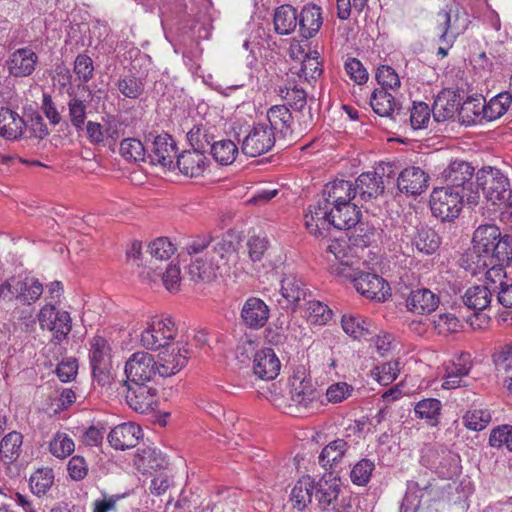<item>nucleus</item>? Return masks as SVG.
Wrapping results in <instances>:
<instances>
[{"instance_id":"1","label":"nucleus","mask_w":512,"mask_h":512,"mask_svg":"<svg viewBox=\"0 0 512 512\" xmlns=\"http://www.w3.org/2000/svg\"><path fill=\"white\" fill-rule=\"evenodd\" d=\"M360 220V210L356 203L343 204L322 208L320 205H310L304 215L307 230L314 236H322L330 227L339 230H349Z\"/></svg>"},{"instance_id":"2","label":"nucleus","mask_w":512,"mask_h":512,"mask_svg":"<svg viewBox=\"0 0 512 512\" xmlns=\"http://www.w3.org/2000/svg\"><path fill=\"white\" fill-rule=\"evenodd\" d=\"M503 236L499 227L494 224L480 225L473 233V251L471 253L472 263L476 270L492 269L502 267L505 262L500 258V246Z\"/></svg>"},{"instance_id":"3","label":"nucleus","mask_w":512,"mask_h":512,"mask_svg":"<svg viewBox=\"0 0 512 512\" xmlns=\"http://www.w3.org/2000/svg\"><path fill=\"white\" fill-rule=\"evenodd\" d=\"M473 176L474 167L458 159L452 161L442 172V178L446 182L445 188H451V191L466 196V202L469 205H476L479 199L477 181H473Z\"/></svg>"},{"instance_id":"4","label":"nucleus","mask_w":512,"mask_h":512,"mask_svg":"<svg viewBox=\"0 0 512 512\" xmlns=\"http://www.w3.org/2000/svg\"><path fill=\"white\" fill-rule=\"evenodd\" d=\"M178 329L170 316H153L140 334L141 345L148 350L166 348L177 335Z\"/></svg>"},{"instance_id":"5","label":"nucleus","mask_w":512,"mask_h":512,"mask_svg":"<svg viewBox=\"0 0 512 512\" xmlns=\"http://www.w3.org/2000/svg\"><path fill=\"white\" fill-rule=\"evenodd\" d=\"M464 201L466 196L451 191V188H436L430 196L432 214L442 222L453 221L459 216Z\"/></svg>"},{"instance_id":"6","label":"nucleus","mask_w":512,"mask_h":512,"mask_svg":"<svg viewBox=\"0 0 512 512\" xmlns=\"http://www.w3.org/2000/svg\"><path fill=\"white\" fill-rule=\"evenodd\" d=\"M93 379L101 386L111 380L112 348L102 336L96 335L90 340L89 352Z\"/></svg>"},{"instance_id":"7","label":"nucleus","mask_w":512,"mask_h":512,"mask_svg":"<svg viewBox=\"0 0 512 512\" xmlns=\"http://www.w3.org/2000/svg\"><path fill=\"white\" fill-rule=\"evenodd\" d=\"M157 361L154 356L145 351H137L129 356L125 362L124 383L143 384L153 381L158 374Z\"/></svg>"},{"instance_id":"8","label":"nucleus","mask_w":512,"mask_h":512,"mask_svg":"<svg viewBox=\"0 0 512 512\" xmlns=\"http://www.w3.org/2000/svg\"><path fill=\"white\" fill-rule=\"evenodd\" d=\"M147 143V155L152 164H159L162 167L173 169L174 158L176 157V143L168 133L150 131L145 135Z\"/></svg>"},{"instance_id":"9","label":"nucleus","mask_w":512,"mask_h":512,"mask_svg":"<svg viewBox=\"0 0 512 512\" xmlns=\"http://www.w3.org/2000/svg\"><path fill=\"white\" fill-rule=\"evenodd\" d=\"M43 284L31 275H16L3 283V291L10 298H15L23 304L35 303L43 294Z\"/></svg>"},{"instance_id":"10","label":"nucleus","mask_w":512,"mask_h":512,"mask_svg":"<svg viewBox=\"0 0 512 512\" xmlns=\"http://www.w3.org/2000/svg\"><path fill=\"white\" fill-rule=\"evenodd\" d=\"M39 325L53 333L57 342L64 340L72 329V319L69 312L54 304H45L38 314Z\"/></svg>"},{"instance_id":"11","label":"nucleus","mask_w":512,"mask_h":512,"mask_svg":"<svg viewBox=\"0 0 512 512\" xmlns=\"http://www.w3.org/2000/svg\"><path fill=\"white\" fill-rule=\"evenodd\" d=\"M352 275H345L352 281L355 289L364 297L377 301H384L389 295V284L379 275L360 271L358 268L351 270Z\"/></svg>"},{"instance_id":"12","label":"nucleus","mask_w":512,"mask_h":512,"mask_svg":"<svg viewBox=\"0 0 512 512\" xmlns=\"http://www.w3.org/2000/svg\"><path fill=\"white\" fill-rule=\"evenodd\" d=\"M476 180L478 190H482L485 198L493 205H501L509 186L508 178L499 169L484 167L476 173Z\"/></svg>"},{"instance_id":"13","label":"nucleus","mask_w":512,"mask_h":512,"mask_svg":"<svg viewBox=\"0 0 512 512\" xmlns=\"http://www.w3.org/2000/svg\"><path fill=\"white\" fill-rule=\"evenodd\" d=\"M276 136L268 125L258 123L251 127L242 140L241 150L249 157H257L269 152L275 145Z\"/></svg>"},{"instance_id":"14","label":"nucleus","mask_w":512,"mask_h":512,"mask_svg":"<svg viewBox=\"0 0 512 512\" xmlns=\"http://www.w3.org/2000/svg\"><path fill=\"white\" fill-rule=\"evenodd\" d=\"M357 197V188L354 183L348 180L336 179L324 186L321 197L314 205H320L322 208L340 206L353 203Z\"/></svg>"},{"instance_id":"15","label":"nucleus","mask_w":512,"mask_h":512,"mask_svg":"<svg viewBox=\"0 0 512 512\" xmlns=\"http://www.w3.org/2000/svg\"><path fill=\"white\" fill-rule=\"evenodd\" d=\"M281 299L278 303L283 309L295 311L311 296L306 284L294 274H285L281 280Z\"/></svg>"},{"instance_id":"16","label":"nucleus","mask_w":512,"mask_h":512,"mask_svg":"<svg viewBox=\"0 0 512 512\" xmlns=\"http://www.w3.org/2000/svg\"><path fill=\"white\" fill-rule=\"evenodd\" d=\"M327 260L331 263L330 271L332 274L340 277L352 275L354 268V257L351 254V248L344 239L331 240L326 249Z\"/></svg>"},{"instance_id":"17","label":"nucleus","mask_w":512,"mask_h":512,"mask_svg":"<svg viewBox=\"0 0 512 512\" xmlns=\"http://www.w3.org/2000/svg\"><path fill=\"white\" fill-rule=\"evenodd\" d=\"M39 62L36 52L30 47L18 48L11 52L6 61L7 70L14 78L29 77Z\"/></svg>"},{"instance_id":"18","label":"nucleus","mask_w":512,"mask_h":512,"mask_svg":"<svg viewBox=\"0 0 512 512\" xmlns=\"http://www.w3.org/2000/svg\"><path fill=\"white\" fill-rule=\"evenodd\" d=\"M268 127L276 138L294 139V121L287 105H274L267 111Z\"/></svg>"},{"instance_id":"19","label":"nucleus","mask_w":512,"mask_h":512,"mask_svg":"<svg viewBox=\"0 0 512 512\" xmlns=\"http://www.w3.org/2000/svg\"><path fill=\"white\" fill-rule=\"evenodd\" d=\"M143 437L142 429L133 422H124L115 426L107 435L111 447L116 450L134 448Z\"/></svg>"},{"instance_id":"20","label":"nucleus","mask_w":512,"mask_h":512,"mask_svg":"<svg viewBox=\"0 0 512 512\" xmlns=\"http://www.w3.org/2000/svg\"><path fill=\"white\" fill-rule=\"evenodd\" d=\"M341 482L340 479L330 473L323 476L316 483L314 482L313 496L318 502L321 510H329L330 507L340 500Z\"/></svg>"},{"instance_id":"21","label":"nucleus","mask_w":512,"mask_h":512,"mask_svg":"<svg viewBox=\"0 0 512 512\" xmlns=\"http://www.w3.org/2000/svg\"><path fill=\"white\" fill-rule=\"evenodd\" d=\"M288 389L291 401L305 408L318 397L311 379L306 378L303 372H297L288 379Z\"/></svg>"},{"instance_id":"22","label":"nucleus","mask_w":512,"mask_h":512,"mask_svg":"<svg viewBox=\"0 0 512 512\" xmlns=\"http://www.w3.org/2000/svg\"><path fill=\"white\" fill-rule=\"evenodd\" d=\"M143 384L124 383L126 402L136 412L145 413L152 409L155 403L156 390Z\"/></svg>"},{"instance_id":"23","label":"nucleus","mask_w":512,"mask_h":512,"mask_svg":"<svg viewBox=\"0 0 512 512\" xmlns=\"http://www.w3.org/2000/svg\"><path fill=\"white\" fill-rule=\"evenodd\" d=\"M503 267L486 270V283L491 285L499 304L505 308H512V280L507 278Z\"/></svg>"},{"instance_id":"24","label":"nucleus","mask_w":512,"mask_h":512,"mask_svg":"<svg viewBox=\"0 0 512 512\" xmlns=\"http://www.w3.org/2000/svg\"><path fill=\"white\" fill-rule=\"evenodd\" d=\"M428 179V175L420 167L410 166L400 172L397 188L407 195H420L427 189Z\"/></svg>"},{"instance_id":"25","label":"nucleus","mask_w":512,"mask_h":512,"mask_svg":"<svg viewBox=\"0 0 512 512\" xmlns=\"http://www.w3.org/2000/svg\"><path fill=\"white\" fill-rule=\"evenodd\" d=\"M281 363L272 348H262L253 358V373L261 380H273L280 372Z\"/></svg>"},{"instance_id":"26","label":"nucleus","mask_w":512,"mask_h":512,"mask_svg":"<svg viewBox=\"0 0 512 512\" xmlns=\"http://www.w3.org/2000/svg\"><path fill=\"white\" fill-rule=\"evenodd\" d=\"M188 350L181 348L179 345L172 346L169 350L166 348L159 355L157 361L158 374L161 377H169L177 374L187 363Z\"/></svg>"},{"instance_id":"27","label":"nucleus","mask_w":512,"mask_h":512,"mask_svg":"<svg viewBox=\"0 0 512 512\" xmlns=\"http://www.w3.org/2000/svg\"><path fill=\"white\" fill-rule=\"evenodd\" d=\"M270 309L260 298H248L241 309V319L251 329H260L269 319Z\"/></svg>"},{"instance_id":"28","label":"nucleus","mask_w":512,"mask_h":512,"mask_svg":"<svg viewBox=\"0 0 512 512\" xmlns=\"http://www.w3.org/2000/svg\"><path fill=\"white\" fill-rule=\"evenodd\" d=\"M462 98L450 89L442 90L434 100L432 113L436 122H444L459 113Z\"/></svg>"},{"instance_id":"29","label":"nucleus","mask_w":512,"mask_h":512,"mask_svg":"<svg viewBox=\"0 0 512 512\" xmlns=\"http://www.w3.org/2000/svg\"><path fill=\"white\" fill-rule=\"evenodd\" d=\"M208 159L204 152L192 149L184 151L177 157L176 165L180 172L187 177H199L208 167Z\"/></svg>"},{"instance_id":"30","label":"nucleus","mask_w":512,"mask_h":512,"mask_svg":"<svg viewBox=\"0 0 512 512\" xmlns=\"http://www.w3.org/2000/svg\"><path fill=\"white\" fill-rule=\"evenodd\" d=\"M349 449V444L344 439H335L329 442L320 452L318 457L319 465L325 470L332 472L342 464V461Z\"/></svg>"},{"instance_id":"31","label":"nucleus","mask_w":512,"mask_h":512,"mask_svg":"<svg viewBox=\"0 0 512 512\" xmlns=\"http://www.w3.org/2000/svg\"><path fill=\"white\" fill-rule=\"evenodd\" d=\"M439 303V296L427 288L411 291L407 299L408 309L417 314L431 313L437 309Z\"/></svg>"},{"instance_id":"32","label":"nucleus","mask_w":512,"mask_h":512,"mask_svg":"<svg viewBox=\"0 0 512 512\" xmlns=\"http://www.w3.org/2000/svg\"><path fill=\"white\" fill-rule=\"evenodd\" d=\"M25 121L8 107L0 108V137L6 140H17L23 134Z\"/></svg>"},{"instance_id":"33","label":"nucleus","mask_w":512,"mask_h":512,"mask_svg":"<svg viewBox=\"0 0 512 512\" xmlns=\"http://www.w3.org/2000/svg\"><path fill=\"white\" fill-rule=\"evenodd\" d=\"M354 186L357 188V195L362 201H369L372 198H376L384 191L382 177L375 171L360 174L356 179Z\"/></svg>"},{"instance_id":"34","label":"nucleus","mask_w":512,"mask_h":512,"mask_svg":"<svg viewBox=\"0 0 512 512\" xmlns=\"http://www.w3.org/2000/svg\"><path fill=\"white\" fill-rule=\"evenodd\" d=\"M321 9L316 5H306L298 15V26L301 35L308 39L316 35L322 26Z\"/></svg>"},{"instance_id":"35","label":"nucleus","mask_w":512,"mask_h":512,"mask_svg":"<svg viewBox=\"0 0 512 512\" xmlns=\"http://www.w3.org/2000/svg\"><path fill=\"white\" fill-rule=\"evenodd\" d=\"M492 288L487 284L483 286H473L466 290L462 296L465 306L475 312L483 311L489 307L492 300Z\"/></svg>"},{"instance_id":"36","label":"nucleus","mask_w":512,"mask_h":512,"mask_svg":"<svg viewBox=\"0 0 512 512\" xmlns=\"http://www.w3.org/2000/svg\"><path fill=\"white\" fill-rule=\"evenodd\" d=\"M370 105L373 111L381 117L393 118L395 112L398 114L395 97L383 88L373 91L370 97Z\"/></svg>"},{"instance_id":"37","label":"nucleus","mask_w":512,"mask_h":512,"mask_svg":"<svg viewBox=\"0 0 512 512\" xmlns=\"http://www.w3.org/2000/svg\"><path fill=\"white\" fill-rule=\"evenodd\" d=\"M441 453L437 452L435 459L433 460V465L436 469V472L440 475V477L445 479H450L460 472L459 456L447 449H440Z\"/></svg>"},{"instance_id":"38","label":"nucleus","mask_w":512,"mask_h":512,"mask_svg":"<svg viewBox=\"0 0 512 512\" xmlns=\"http://www.w3.org/2000/svg\"><path fill=\"white\" fill-rule=\"evenodd\" d=\"M274 29L280 35L292 33L298 25L296 9L291 5H282L274 13Z\"/></svg>"},{"instance_id":"39","label":"nucleus","mask_w":512,"mask_h":512,"mask_svg":"<svg viewBox=\"0 0 512 512\" xmlns=\"http://www.w3.org/2000/svg\"><path fill=\"white\" fill-rule=\"evenodd\" d=\"M23 435L20 432L12 431L6 434L0 441V459L5 464L15 462L21 455Z\"/></svg>"},{"instance_id":"40","label":"nucleus","mask_w":512,"mask_h":512,"mask_svg":"<svg viewBox=\"0 0 512 512\" xmlns=\"http://www.w3.org/2000/svg\"><path fill=\"white\" fill-rule=\"evenodd\" d=\"M101 131L103 132L105 145L108 147L116 145L119 138L124 134L125 123L118 115L106 114L101 118Z\"/></svg>"},{"instance_id":"41","label":"nucleus","mask_w":512,"mask_h":512,"mask_svg":"<svg viewBox=\"0 0 512 512\" xmlns=\"http://www.w3.org/2000/svg\"><path fill=\"white\" fill-rule=\"evenodd\" d=\"M341 324L345 333L355 339L373 334L370 320L359 314L343 315Z\"/></svg>"},{"instance_id":"42","label":"nucleus","mask_w":512,"mask_h":512,"mask_svg":"<svg viewBox=\"0 0 512 512\" xmlns=\"http://www.w3.org/2000/svg\"><path fill=\"white\" fill-rule=\"evenodd\" d=\"M512 102V95L509 92H501L491 98L489 102H483L485 121H493L503 116Z\"/></svg>"},{"instance_id":"43","label":"nucleus","mask_w":512,"mask_h":512,"mask_svg":"<svg viewBox=\"0 0 512 512\" xmlns=\"http://www.w3.org/2000/svg\"><path fill=\"white\" fill-rule=\"evenodd\" d=\"M314 481L310 476L302 477L294 485L291 491V501L293 506L303 510L308 503H311L313 497Z\"/></svg>"},{"instance_id":"44","label":"nucleus","mask_w":512,"mask_h":512,"mask_svg":"<svg viewBox=\"0 0 512 512\" xmlns=\"http://www.w3.org/2000/svg\"><path fill=\"white\" fill-rule=\"evenodd\" d=\"M483 102L478 99H468L459 106L458 117L466 126L480 124L484 120Z\"/></svg>"},{"instance_id":"45","label":"nucleus","mask_w":512,"mask_h":512,"mask_svg":"<svg viewBox=\"0 0 512 512\" xmlns=\"http://www.w3.org/2000/svg\"><path fill=\"white\" fill-rule=\"evenodd\" d=\"M211 155L221 165L232 164L239 153L237 145L230 139L215 141L211 145Z\"/></svg>"},{"instance_id":"46","label":"nucleus","mask_w":512,"mask_h":512,"mask_svg":"<svg viewBox=\"0 0 512 512\" xmlns=\"http://www.w3.org/2000/svg\"><path fill=\"white\" fill-rule=\"evenodd\" d=\"M211 129L204 124L194 125L187 133V139L192 148L201 152H205L208 148L211 149V145L215 142Z\"/></svg>"},{"instance_id":"47","label":"nucleus","mask_w":512,"mask_h":512,"mask_svg":"<svg viewBox=\"0 0 512 512\" xmlns=\"http://www.w3.org/2000/svg\"><path fill=\"white\" fill-rule=\"evenodd\" d=\"M147 150V144H143L137 138H125L120 142V155L130 162L145 161Z\"/></svg>"},{"instance_id":"48","label":"nucleus","mask_w":512,"mask_h":512,"mask_svg":"<svg viewBox=\"0 0 512 512\" xmlns=\"http://www.w3.org/2000/svg\"><path fill=\"white\" fill-rule=\"evenodd\" d=\"M439 243L436 232L428 227L419 228L413 239V245L418 251L425 254L434 253L438 249Z\"/></svg>"},{"instance_id":"49","label":"nucleus","mask_w":512,"mask_h":512,"mask_svg":"<svg viewBox=\"0 0 512 512\" xmlns=\"http://www.w3.org/2000/svg\"><path fill=\"white\" fill-rule=\"evenodd\" d=\"M68 118L76 131H82L86 125L87 105L84 100L77 96L70 97L68 103Z\"/></svg>"},{"instance_id":"50","label":"nucleus","mask_w":512,"mask_h":512,"mask_svg":"<svg viewBox=\"0 0 512 512\" xmlns=\"http://www.w3.org/2000/svg\"><path fill=\"white\" fill-rule=\"evenodd\" d=\"M53 482L54 474L53 470L50 468L38 469L30 476L29 479L31 491L37 496L46 494V492L51 488Z\"/></svg>"},{"instance_id":"51","label":"nucleus","mask_w":512,"mask_h":512,"mask_svg":"<svg viewBox=\"0 0 512 512\" xmlns=\"http://www.w3.org/2000/svg\"><path fill=\"white\" fill-rule=\"evenodd\" d=\"M441 407V402L438 399L428 398L419 401L414 411L419 418L426 419L435 426L438 423Z\"/></svg>"},{"instance_id":"52","label":"nucleus","mask_w":512,"mask_h":512,"mask_svg":"<svg viewBox=\"0 0 512 512\" xmlns=\"http://www.w3.org/2000/svg\"><path fill=\"white\" fill-rule=\"evenodd\" d=\"M220 265L216 263H204L202 260H195L188 267L189 274L194 280L211 281L217 277Z\"/></svg>"},{"instance_id":"53","label":"nucleus","mask_w":512,"mask_h":512,"mask_svg":"<svg viewBox=\"0 0 512 512\" xmlns=\"http://www.w3.org/2000/svg\"><path fill=\"white\" fill-rule=\"evenodd\" d=\"M307 320L312 325H325L332 317V310L325 304L317 300L306 301Z\"/></svg>"},{"instance_id":"54","label":"nucleus","mask_w":512,"mask_h":512,"mask_svg":"<svg viewBox=\"0 0 512 512\" xmlns=\"http://www.w3.org/2000/svg\"><path fill=\"white\" fill-rule=\"evenodd\" d=\"M491 359L496 371L504 373L512 371V342L496 347Z\"/></svg>"},{"instance_id":"55","label":"nucleus","mask_w":512,"mask_h":512,"mask_svg":"<svg viewBox=\"0 0 512 512\" xmlns=\"http://www.w3.org/2000/svg\"><path fill=\"white\" fill-rule=\"evenodd\" d=\"M376 228L368 222L359 220L354 230L349 235V241L358 247H367L373 240Z\"/></svg>"},{"instance_id":"56","label":"nucleus","mask_w":512,"mask_h":512,"mask_svg":"<svg viewBox=\"0 0 512 512\" xmlns=\"http://www.w3.org/2000/svg\"><path fill=\"white\" fill-rule=\"evenodd\" d=\"M74 448L73 440L66 433L62 432H57L49 443L50 453L59 459L69 456L74 451Z\"/></svg>"},{"instance_id":"57","label":"nucleus","mask_w":512,"mask_h":512,"mask_svg":"<svg viewBox=\"0 0 512 512\" xmlns=\"http://www.w3.org/2000/svg\"><path fill=\"white\" fill-rule=\"evenodd\" d=\"M490 421V412L483 409L468 410L462 418L464 426L473 431H481L485 429Z\"/></svg>"},{"instance_id":"58","label":"nucleus","mask_w":512,"mask_h":512,"mask_svg":"<svg viewBox=\"0 0 512 512\" xmlns=\"http://www.w3.org/2000/svg\"><path fill=\"white\" fill-rule=\"evenodd\" d=\"M117 87L123 96L130 99L138 98L144 91L143 81L133 75L120 78Z\"/></svg>"},{"instance_id":"59","label":"nucleus","mask_w":512,"mask_h":512,"mask_svg":"<svg viewBox=\"0 0 512 512\" xmlns=\"http://www.w3.org/2000/svg\"><path fill=\"white\" fill-rule=\"evenodd\" d=\"M375 468L374 462L369 459H361L352 468L350 473L351 481L358 486L366 485Z\"/></svg>"},{"instance_id":"60","label":"nucleus","mask_w":512,"mask_h":512,"mask_svg":"<svg viewBox=\"0 0 512 512\" xmlns=\"http://www.w3.org/2000/svg\"><path fill=\"white\" fill-rule=\"evenodd\" d=\"M399 372L400 363L398 361H389L375 367L373 375L379 384L387 386L397 378Z\"/></svg>"},{"instance_id":"61","label":"nucleus","mask_w":512,"mask_h":512,"mask_svg":"<svg viewBox=\"0 0 512 512\" xmlns=\"http://www.w3.org/2000/svg\"><path fill=\"white\" fill-rule=\"evenodd\" d=\"M432 109L424 102H414L410 111V123L414 129L428 126Z\"/></svg>"},{"instance_id":"62","label":"nucleus","mask_w":512,"mask_h":512,"mask_svg":"<svg viewBox=\"0 0 512 512\" xmlns=\"http://www.w3.org/2000/svg\"><path fill=\"white\" fill-rule=\"evenodd\" d=\"M489 444L492 447H506L512 452V426L501 425L494 428L489 436Z\"/></svg>"},{"instance_id":"63","label":"nucleus","mask_w":512,"mask_h":512,"mask_svg":"<svg viewBox=\"0 0 512 512\" xmlns=\"http://www.w3.org/2000/svg\"><path fill=\"white\" fill-rule=\"evenodd\" d=\"M125 497V494L101 493V497L92 503V512H118V502Z\"/></svg>"},{"instance_id":"64","label":"nucleus","mask_w":512,"mask_h":512,"mask_svg":"<svg viewBox=\"0 0 512 512\" xmlns=\"http://www.w3.org/2000/svg\"><path fill=\"white\" fill-rule=\"evenodd\" d=\"M174 252L175 247L168 238H157L149 245V253L156 260H167Z\"/></svg>"}]
</instances>
